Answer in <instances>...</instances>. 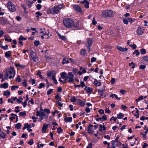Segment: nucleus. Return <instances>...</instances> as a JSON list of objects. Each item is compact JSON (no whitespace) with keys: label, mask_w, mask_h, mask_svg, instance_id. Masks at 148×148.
Segmentation results:
<instances>
[{"label":"nucleus","mask_w":148,"mask_h":148,"mask_svg":"<svg viewBox=\"0 0 148 148\" xmlns=\"http://www.w3.org/2000/svg\"><path fill=\"white\" fill-rule=\"evenodd\" d=\"M63 23L64 25L67 28H71L74 27L75 28H77L79 22L77 21L75 23L74 21L72 18H66L64 19Z\"/></svg>","instance_id":"obj_1"},{"label":"nucleus","mask_w":148,"mask_h":148,"mask_svg":"<svg viewBox=\"0 0 148 148\" xmlns=\"http://www.w3.org/2000/svg\"><path fill=\"white\" fill-rule=\"evenodd\" d=\"M15 74V71L14 67H11L10 69H7L5 73V76H4L5 79H7L9 75H11L9 77V78L11 79L14 78V76Z\"/></svg>","instance_id":"obj_2"},{"label":"nucleus","mask_w":148,"mask_h":148,"mask_svg":"<svg viewBox=\"0 0 148 148\" xmlns=\"http://www.w3.org/2000/svg\"><path fill=\"white\" fill-rule=\"evenodd\" d=\"M63 7V5L61 4L58 6H55L51 8L49 10L50 13L52 14H58Z\"/></svg>","instance_id":"obj_3"},{"label":"nucleus","mask_w":148,"mask_h":148,"mask_svg":"<svg viewBox=\"0 0 148 148\" xmlns=\"http://www.w3.org/2000/svg\"><path fill=\"white\" fill-rule=\"evenodd\" d=\"M7 6L11 12H14L16 10L15 5L10 1H9L7 4Z\"/></svg>","instance_id":"obj_4"},{"label":"nucleus","mask_w":148,"mask_h":148,"mask_svg":"<svg viewBox=\"0 0 148 148\" xmlns=\"http://www.w3.org/2000/svg\"><path fill=\"white\" fill-rule=\"evenodd\" d=\"M103 16L104 17H111L113 14V12L111 10H106L102 13Z\"/></svg>","instance_id":"obj_5"},{"label":"nucleus","mask_w":148,"mask_h":148,"mask_svg":"<svg viewBox=\"0 0 148 148\" xmlns=\"http://www.w3.org/2000/svg\"><path fill=\"white\" fill-rule=\"evenodd\" d=\"M68 76L66 77L67 79H69L68 82L69 83H73L74 81L73 79L74 75L72 74V72H70L68 73Z\"/></svg>","instance_id":"obj_6"},{"label":"nucleus","mask_w":148,"mask_h":148,"mask_svg":"<svg viewBox=\"0 0 148 148\" xmlns=\"http://www.w3.org/2000/svg\"><path fill=\"white\" fill-rule=\"evenodd\" d=\"M30 55L33 62H36L37 61L36 60H37V56L35 53L32 50L31 51Z\"/></svg>","instance_id":"obj_7"},{"label":"nucleus","mask_w":148,"mask_h":148,"mask_svg":"<svg viewBox=\"0 0 148 148\" xmlns=\"http://www.w3.org/2000/svg\"><path fill=\"white\" fill-rule=\"evenodd\" d=\"M73 8L77 11L80 12L82 11L81 8L78 5H75L73 6Z\"/></svg>","instance_id":"obj_8"},{"label":"nucleus","mask_w":148,"mask_h":148,"mask_svg":"<svg viewBox=\"0 0 148 148\" xmlns=\"http://www.w3.org/2000/svg\"><path fill=\"white\" fill-rule=\"evenodd\" d=\"M75 103L80 105L81 106H83L85 105L84 102L79 99H77Z\"/></svg>","instance_id":"obj_9"},{"label":"nucleus","mask_w":148,"mask_h":148,"mask_svg":"<svg viewBox=\"0 0 148 148\" xmlns=\"http://www.w3.org/2000/svg\"><path fill=\"white\" fill-rule=\"evenodd\" d=\"M7 19L5 17H3L0 18V22L2 25H5L7 23Z\"/></svg>","instance_id":"obj_10"},{"label":"nucleus","mask_w":148,"mask_h":148,"mask_svg":"<svg viewBox=\"0 0 148 148\" xmlns=\"http://www.w3.org/2000/svg\"><path fill=\"white\" fill-rule=\"evenodd\" d=\"M136 32L138 35H141L143 33V31L140 27H139L137 30Z\"/></svg>","instance_id":"obj_11"},{"label":"nucleus","mask_w":148,"mask_h":148,"mask_svg":"<svg viewBox=\"0 0 148 148\" xmlns=\"http://www.w3.org/2000/svg\"><path fill=\"white\" fill-rule=\"evenodd\" d=\"M48 127V125L44 123L43 125V127L42 129V133H44L46 132V130Z\"/></svg>","instance_id":"obj_12"},{"label":"nucleus","mask_w":148,"mask_h":148,"mask_svg":"<svg viewBox=\"0 0 148 148\" xmlns=\"http://www.w3.org/2000/svg\"><path fill=\"white\" fill-rule=\"evenodd\" d=\"M117 48L119 50L122 52L126 51L128 50V49L127 48H124L119 46H117Z\"/></svg>","instance_id":"obj_13"},{"label":"nucleus","mask_w":148,"mask_h":148,"mask_svg":"<svg viewBox=\"0 0 148 148\" xmlns=\"http://www.w3.org/2000/svg\"><path fill=\"white\" fill-rule=\"evenodd\" d=\"M57 34L59 37L62 40L64 41H66L67 40V39L66 36H62L58 32L57 33Z\"/></svg>","instance_id":"obj_14"},{"label":"nucleus","mask_w":148,"mask_h":148,"mask_svg":"<svg viewBox=\"0 0 148 148\" xmlns=\"http://www.w3.org/2000/svg\"><path fill=\"white\" fill-rule=\"evenodd\" d=\"M100 127V128L99 129V130L100 132H101L103 130L105 131L106 130V128L104 125V123H103V125L101 124L99 125Z\"/></svg>","instance_id":"obj_15"},{"label":"nucleus","mask_w":148,"mask_h":148,"mask_svg":"<svg viewBox=\"0 0 148 148\" xmlns=\"http://www.w3.org/2000/svg\"><path fill=\"white\" fill-rule=\"evenodd\" d=\"M94 84L96 86H100L101 85V84L100 82H98L96 79H94V81L93 82Z\"/></svg>","instance_id":"obj_16"},{"label":"nucleus","mask_w":148,"mask_h":148,"mask_svg":"<svg viewBox=\"0 0 148 148\" xmlns=\"http://www.w3.org/2000/svg\"><path fill=\"white\" fill-rule=\"evenodd\" d=\"M69 59L67 58H64L62 60V63L63 64H68L69 63Z\"/></svg>","instance_id":"obj_17"},{"label":"nucleus","mask_w":148,"mask_h":148,"mask_svg":"<svg viewBox=\"0 0 148 148\" xmlns=\"http://www.w3.org/2000/svg\"><path fill=\"white\" fill-rule=\"evenodd\" d=\"M8 83H5L4 84H1L0 85V88H6L8 87Z\"/></svg>","instance_id":"obj_18"},{"label":"nucleus","mask_w":148,"mask_h":148,"mask_svg":"<svg viewBox=\"0 0 148 148\" xmlns=\"http://www.w3.org/2000/svg\"><path fill=\"white\" fill-rule=\"evenodd\" d=\"M86 42L88 46H91L92 43V40L90 38H88L87 39Z\"/></svg>","instance_id":"obj_19"},{"label":"nucleus","mask_w":148,"mask_h":148,"mask_svg":"<svg viewBox=\"0 0 148 148\" xmlns=\"http://www.w3.org/2000/svg\"><path fill=\"white\" fill-rule=\"evenodd\" d=\"M11 52L10 51H6L5 53V56L6 58H9L11 56Z\"/></svg>","instance_id":"obj_20"},{"label":"nucleus","mask_w":148,"mask_h":148,"mask_svg":"<svg viewBox=\"0 0 148 148\" xmlns=\"http://www.w3.org/2000/svg\"><path fill=\"white\" fill-rule=\"evenodd\" d=\"M64 121L66 122H71L72 121V118L71 117H65L64 119Z\"/></svg>","instance_id":"obj_21"},{"label":"nucleus","mask_w":148,"mask_h":148,"mask_svg":"<svg viewBox=\"0 0 148 148\" xmlns=\"http://www.w3.org/2000/svg\"><path fill=\"white\" fill-rule=\"evenodd\" d=\"M33 1H30L28 0L26 1V3L27 6H29L30 7L34 3Z\"/></svg>","instance_id":"obj_22"},{"label":"nucleus","mask_w":148,"mask_h":148,"mask_svg":"<svg viewBox=\"0 0 148 148\" xmlns=\"http://www.w3.org/2000/svg\"><path fill=\"white\" fill-rule=\"evenodd\" d=\"M117 118L118 119H121L123 118V117L124 116L123 114L121 112H120L119 114H117Z\"/></svg>","instance_id":"obj_23"},{"label":"nucleus","mask_w":148,"mask_h":148,"mask_svg":"<svg viewBox=\"0 0 148 148\" xmlns=\"http://www.w3.org/2000/svg\"><path fill=\"white\" fill-rule=\"evenodd\" d=\"M10 95V93L8 90H7L4 92L3 95L4 96H6L8 97Z\"/></svg>","instance_id":"obj_24"},{"label":"nucleus","mask_w":148,"mask_h":148,"mask_svg":"<svg viewBox=\"0 0 148 148\" xmlns=\"http://www.w3.org/2000/svg\"><path fill=\"white\" fill-rule=\"evenodd\" d=\"M61 77L63 79H64V78H66L67 77L66 76V75H67L66 73L64 72H62L61 73Z\"/></svg>","instance_id":"obj_25"},{"label":"nucleus","mask_w":148,"mask_h":148,"mask_svg":"<svg viewBox=\"0 0 148 148\" xmlns=\"http://www.w3.org/2000/svg\"><path fill=\"white\" fill-rule=\"evenodd\" d=\"M6 136V134H4L3 133H2L0 134V139L1 138L4 139L5 138Z\"/></svg>","instance_id":"obj_26"},{"label":"nucleus","mask_w":148,"mask_h":148,"mask_svg":"<svg viewBox=\"0 0 148 148\" xmlns=\"http://www.w3.org/2000/svg\"><path fill=\"white\" fill-rule=\"evenodd\" d=\"M92 90L93 89L92 88L88 87L87 88L86 92L87 93H91Z\"/></svg>","instance_id":"obj_27"},{"label":"nucleus","mask_w":148,"mask_h":148,"mask_svg":"<svg viewBox=\"0 0 148 148\" xmlns=\"http://www.w3.org/2000/svg\"><path fill=\"white\" fill-rule=\"evenodd\" d=\"M103 90H104V89H102V90H98V92L100 96H103Z\"/></svg>","instance_id":"obj_28"},{"label":"nucleus","mask_w":148,"mask_h":148,"mask_svg":"<svg viewBox=\"0 0 148 148\" xmlns=\"http://www.w3.org/2000/svg\"><path fill=\"white\" fill-rule=\"evenodd\" d=\"M21 124L20 123H18L15 125V127L17 129H20L21 127Z\"/></svg>","instance_id":"obj_29"},{"label":"nucleus","mask_w":148,"mask_h":148,"mask_svg":"<svg viewBox=\"0 0 148 148\" xmlns=\"http://www.w3.org/2000/svg\"><path fill=\"white\" fill-rule=\"evenodd\" d=\"M34 43L36 47L38 46V45L40 44V43L39 40H35L34 42Z\"/></svg>","instance_id":"obj_30"},{"label":"nucleus","mask_w":148,"mask_h":148,"mask_svg":"<svg viewBox=\"0 0 148 148\" xmlns=\"http://www.w3.org/2000/svg\"><path fill=\"white\" fill-rule=\"evenodd\" d=\"M80 53L82 55L84 56L86 53V50L84 49L81 50L80 51Z\"/></svg>","instance_id":"obj_31"},{"label":"nucleus","mask_w":148,"mask_h":148,"mask_svg":"<svg viewBox=\"0 0 148 148\" xmlns=\"http://www.w3.org/2000/svg\"><path fill=\"white\" fill-rule=\"evenodd\" d=\"M11 90H15L16 88L18 89V86H13L11 87Z\"/></svg>","instance_id":"obj_32"},{"label":"nucleus","mask_w":148,"mask_h":148,"mask_svg":"<svg viewBox=\"0 0 148 148\" xmlns=\"http://www.w3.org/2000/svg\"><path fill=\"white\" fill-rule=\"evenodd\" d=\"M132 65V67H131V68H132V69H134L135 67V64L133 62H132L131 63H129V66H131Z\"/></svg>","instance_id":"obj_33"},{"label":"nucleus","mask_w":148,"mask_h":148,"mask_svg":"<svg viewBox=\"0 0 148 148\" xmlns=\"http://www.w3.org/2000/svg\"><path fill=\"white\" fill-rule=\"evenodd\" d=\"M19 114L20 116H24L26 115V112L25 111H24L23 112H21L19 113Z\"/></svg>","instance_id":"obj_34"},{"label":"nucleus","mask_w":148,"mask_h":148,"mask_svg":"<svg viewBox=\"0 0 148 148\" xmlns=\"http://www.w3.org/2000/svg\"><path fill=\"white\" fill-rule=\"evenodd\" d=\"M140 53L139 52V51L138 50L136 49L135 51L133 52V54H136V56H138L139 54Z\"/></svg>","instance_id":"obj_35"},{"label":"nucleus","mask_w":148,"mask_h":148,"mask_svg":"<svg viewBox=\"0 0 148 148\" xmlns=\"http://www.w3.org/2000/svg\"><path fill=\"white\" fill-rule=\"evenodd\" d=\"M5 37V40L6 41H8L9 42H11L12 41V40L11 38H10L9 39L8 38V37L7 36H4Z\"/></svg>","instance_id":"obj_36"},{"label":"nucleus","mask_w":148,"mask_h":148,"mask_svg":"<svg viewBox=\"0 0 148 148\" xmlns=\"http://www.w3.org/2000/svg\"><path fill=\"white\" fill-rule=\"evenodd\" d=\"M92 129L91 128H88V133L89 134H93V131L92 130Z\"/></svg>","instance_id":"obj_37"},{"label":"nucleus","mask_w":148,"mask_h":148,"mask_svg":"<svg viewBox=\"0 0 148 148\" xmlns=\"http://www.w3.org/2000/svg\"><path fill=\"white\" fill-rule=\"evenodd\" d=\"M77 99H76L75 97L74 96L71 99V101L72 102H76V100Z\"/></svg>","instance_id":"obj_38"},{"label":"nucleus","mask_w":148,"mask_h":148,"mask_svg":"<svg viewBox=\"0 0 148 148\" xmlns=\"http://www.w3.org/2000/svg\"><path fill=\"white\" fill-rule=\"evenodd\" d=\"M45 86V84L43 83H41L38 86L39 88H41Z\"/></svg>","instance_id":"obj_39"},{"label":"nucleus","mask_w":148,"mask_h":148,"mask_svg":"<svg viewBox=\"0 0 148 148\" xmlns=\"http://www.w3.org/2000/svg\"><path fill=\"white\" fill-rule=\"evenodd\" d=\"M53 89H51L49 90L47 92V95H50L53 92Z\"/></svg>","instance_id":"obj_40"},{"label":"nucleus","mask_w":148,"mask_h":148,"mask_svg":"<svg viewBox=\"0 0 148 148\" xmlns=\"http://www.w3.org/2000/svg\"><path fill=\"white\" fill-rule=\"evenodd\" d=\"M140 119L141 121H144L145 119L148 120V117H146L144 116H142V117L140 118Z\"/></svg>","instance_id":"obj_41"},{"label":"nucleus","mask_w":148,"mask_h":148,"mask_svg":"<svg viewBox=\"0 0 148 148\" xmlns=\"http://www.w3.org/2000/svg\"><path fill=\"white\" fill-rule=\"evenodd\" d=\"M140 51L142 54L143 55L145 54L146 53L145 50L144 49H142L140 50Z\"/></svg>","instance_id":"obj_42"},{"label":"nucleus","mask_w":148,"mask_h":148,"mask_svg":"<svg viewBox=\"0 0 148 148\" xmlns=\"http://www.w3.org/2000/svg\"><path fill=\"white\" fill-rule=\"evenodd\" d=\"M84 6L85 7L87 8H89V1H87V2H86Z\"/></svg>","instance_id":"obj_43"},{"label":"nucleus","mask_w":148,"mask_h":148,"mask_svg":"<svg viewBox=\"0 0 148 148\" xmlns=\"http://www.w3.org/2000/svg\"><path fill=\"white\" fill-rule=\"evenodd\" d=\"M23 100V98L22 97H20L19 99H17L16 102L18 103H22V100Z\"/></svg>","instance_id":"obj_44"},{"label":"nucleus","mask_w":148,"mask_h":148,"mask_svg":"<svg viewBox=\"0 0 148 148\" xmlns=\"http://www.w3.org/2000/svg\"><path fill=\"white\" fill-rule=\"evenodd\" d=\"M27 39L26 38H25L22 35H21L20 36L19 38V40H25Z\"/></svg>","instance_id":"obj_45"},{"label":"nucleus","mask_w":148,"mask_h":148,"mask_svg":"<svg viewBox=\"0 0 148 148\" xmlns=\"http://www.w3.org/2000/svg\"><path fill=\"white\" fill-rule=\"evenodd\" d=\"M40 116H45L46 118H47L48 117V116L47 115H45L44 112H40Z\"/></svg>","instance_id":"obj_46"},{"label":"nucleus","mask_w":148,"mask_h":148,"mask_svg":"<svg viewBox=\"0 0 148 148\" xmlns=\"http://www.w3.org/2000/svg\"><path fill=\"white\" fill-rule=\"evenodd\" d=\"M143 97L142 96L139 97L138 99H136V101H138L140 100H142L143 99Z\"/></svg>","instance_id":"obj_47"},{"label":"nucleus","mask_w":148,"mask_h":148,"mask_svg":"<svg viewBox=\"0 0 148 148\" xmlns=\"http://www.w3.org/2000/svg\"><path fill=\"white\" fill-rule=\"evenodd\" d=\"M63 130L61 128L59 127L58 128L57 132L58 134H60L62 132Z\"/></svg>","instance_id":"obj_48"},{"label":"nucleus","mask_w":148,"mask_h":148,"mask_svg":"<svg viewBox=\"0 0 148 148\" xmlns=\"http://www.w3.org/2000/svg\"><path fill=\"white\" fill-rule=\"evenodd\" d=\"M27 81H26L25 80H24L23 82L22 83L23 86L25 87H27Z\"/></svg>","instance_id":"obj_49"},{"label":"nucleus","mask_w":148,"mask_h":148,"mask_svg":"<svg viewBox=\"0 0 148 148\" xmlns=\"http://www.w3.org/2000/svg\"><path fill=\"white\" fill-rule=\"evenodd\" d=\"M16 81L18 82H21V78H20V77L19 75H18L17 77L16 78Z\"/></svg>","instance_id":"obj_50"},{"label":"nucleus","mask_w":148,"mask_h":148,"mask_svg":"<svg viewBox=\"0 0 148 148\" xmlns=\"http://www.w3.org/2000/svg\"><path fill=\"white\" fill-rule=\"evenodd\" d=\"M128 21L131 23H132V22L134 21L135 19L134 18L133 19L132 18H128Z\"/></svg>","instance_id":"obj_51"},{"label":"nucleus","mask_w":148,"mask_h":148,"mask_svg":"<svg viewBox=\"0 0 148 148\" xmlns=\"http://www.w3.org/2000/svg\"><path fill=\"white\" fill-rule=\"evenodd\" d=\"M143 59L145 62H148V56H146L144 57L143 58Z\"/></svg>","instance_id":"obj_52"},{"label":"nucleus","mask_w":148,"mask_h":148,"mask_svg":"<svg viewBox=\"0 0 148 148\" xmlns=\"http://www.w3.org/2000/svg\"><path fill=\"white\" fill-rule=\"evenodd\" d=\"M102 118V121L103 120L104 121H106L107 120V117H106V115L104 114L103 115Z\"/></svg>","instance_id":"obj_53"},{"label":"nucleus","mask_w":148,"mask_h":148,"mask_svg":"<svg viewBox=\"0 0 148 148\" xmlns=\"http://www.w3.org/2000/svg\"><path fill=\"white\" fill-rule=\"evenodd\" d=\"M36 8L38 10H40L42 8V5L40 4H38L36 5Z\"/></svg>","instance_id":"obj_54"},{"label":"nucleus","mask_w":148,"mask_h":148,"mask_svg":"<svg viewBox=\"0 0 148 148\" xmlns=\"http://www.w3.org/2000/svg\"><path fill=\"white\" fill-rule=\"evenodd\" d=\"M43 111L46 112L47 114H49L50 113V110L49 109H45Z\"/></svg>","instance_id":"obj_55"},{"label":"nucleus","mask_w":148,"mask_h":148,"mask_svg":"<svg viewBox=\"0 0 148 148\" xmlns=\"http://www.w3.org/2000/svg\"><path fill=\"white\" fill-rule=\"evenodd\" d=\"M1 48L4 50H8V46L7 45L5 46H2Z\"/></svg>","instance_id":"obj_56"},{"label":"nucleus","mask_w":148,"mask_h":148,"mask_svg":"<svg viewBox=\"0 0 148 148\" xmlns=\"http://www.w3.org/2000/svg\"><path fill=\"white\" fill-rule=\"evenodd\" d=\"M98 112L101 114H104V111L102 109L99 110Z\"/></svg>","instance_id":"obj_57"},{"label":"nucleus","mask_w":148,"mask_h":148,"mask_svg":"<svg viewBox=\"0 0 148 148\" xmlns=\"http://www.w3.org/2000/svg\"><path fill=\"white\" fill-rule=\"evenodd\" d=\"M146 68V66L144 65H140L139 66V68L141 69H144Z\"/></svg>","instance_id":"obj_58"},{"label":"nucleus","mask_w":148,"mask_h":148,"mask_svg":"<svg viewBox=\"0 0 148 148\" xmlns=\"http://www.w3.org/2000/svg\"><path fill=\"white\" fill-rule=\"evenodd\" d=\"M130 46L133 49H135L136 48V46L135 44H133V45H130Z\"/></svg>","instance_id":"obj_59"},{"label":"nucleus","mask_w":148,"mask_h":148,"mask_svg":"<svg viewBox=\"0 0 148 148\" xmlns=\"http://www.w3.org/2000/svg\"><path fill=\"white\" fill-rule=\"evenodd\" d=\"M97 59L94 57H92L91 59V62H93L96 61Z\"/></svg>","instance_id":"obj_60"},{"label":"nucleus","mask_w":148,"mask_h":148,"mask_svg":"<svg viewBox=\"0 0 148 148\" xmlns=\"http://www.w3.org/2000/svg\"><path fill=\"white\" fill-rule=\"evenodd\" d=\"M112 146L111 147V148H115V142L114 140L112 141Z\"/></svg>","instance_id":"obj_61"},{"label":"nucleus","mask_w":148,"mask_h":148,"mask_svg":"<svg viewBox=\"0 0 148 148\" xmlns=\"http://www.w3.org/2000/svg\"><path fill=\"white\" fill-rule=\"evenodd\" d=\"M80 86H81V87L82 88H83V87L86 86V85L84 84V82L82 81L80 82Z\"/></svg>","instance_id":"obj_62"},{"label":"nucleus","mask_w":148,"mask_h":148,"mask_svg":"<svg viewBox=\"0 0 148 148\" xmlns=\"http://www.w3.org/2000/svg\"><path fill=\"white\" fill-rule=\"evenodd\" d=\"M33 143V140L32 139H31L29 141L28 143L30 145H32Z\"/></svg>","instance_id":"obj_63"},{"label":"nucleus","mask_w":148,"mask_h":148,"mask_svg":"<svg viewBox=\"0 0 148 148\" xmlns=\"http://www.w3.org/2000/svg\"><path fill=\"white\" fill-rule=\"evenodd\" d=\"M92 144L91 143H89L88 146L86 147L87 148H92Z\"/></svg>","instance_id":"obj_64"}]
</instances>
